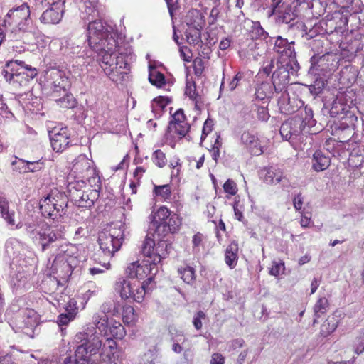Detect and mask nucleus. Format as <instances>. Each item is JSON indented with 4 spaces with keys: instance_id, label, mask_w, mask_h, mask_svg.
Masks as SVG:
<instances>
[{
    "instance_id": "1",
    "label": "nucleus",
    "mask_w": 364,
    "mask_h": 364,
    "mask_svg": "<svg viewBox=\"0 0 364 364\" xmlns=\"http://www.w3.org/2000/svg\"><path fill=\"white\" fill-rule=\"evenodd\" d=\"M171 248V245L166 241L160 240L156 244L154 240L147 235L142 242L141 251L149 259L130 263L126 268V274L132 279L146 278L141 284L148 287L158 272L157 264L169 255Z\"/></svg>"
},
{
    "instance_id": "2",
    "label": "nucleus",
    "mask_w": 364,
    "mask_h": 364,
    "mask_svg": "<svg viewBox=\"0 0 364 364\" xmlns=\"http://www.w3.org/2000/svg\"><path fill=\"white\" fill-rule=\"evenodd\" d=\"M31 11L27 3L14 7L5 16L4 28L9 41H18L28 31L31 23Z\"/></svg>"
},
{
    "instance_id": "3",
    "label": "nucleus",
    "mask_w": 364,
    "mask_h": 364,
    "mask_svg": "<svg viewBox=\"0 0 364 364\" xmlns=\"http://www.w3.org/2000/svg\"><path fill=\"white\" fill-rule=\"evenodd\" d=\"M38 73L36 68L21 60H11L7 62L4 69V78L16 89L28 87Z\"/></svg>"
},
{
    "instance_id": "4",
    "label": "nucleus",
    "mask_w": 364,
    "mask_h": 364,
    "mask_svg": "<svg viewBox=\"0 0 364 364\" xmlns=\"http://www.w3.org/2000/svg\"><path fill=\"white\" fill-rule=\"evenodd\" d=\"M68 203V196L54 189L39 200V209L45 218L58 221L66 214Z\"/></svg>"
},
{
    "instance_id": "5",
    "label": "nucleus",
    "mask_w": 364,
    "mask_h": 364,
    "mask_svg": "<svg viewBox=\"0 0 364 364\" xmlns=\"http://www.w3.org/2000/svg\"><path fill=\"white\" fill-rule=\"evenodd\" d=\"M170 114L164 141L166 144L174 149L177 143L188 135L191 126L183 109H178L173 113L171 111Z\"/></svg>"
},
{
    "instance_id": "6",
    "label": "nucleus",
    "mask_w": 364,
    "mask_h": 364,
    "mask_svg": "<svg viewBox=\"0 0 364 364\" xmlns=\"http://www.w3.org/2000/svg\"><path fill=\"white\" fill-rule=\"evenodd\" d=\"M67 189L69 197L76 205L91 208L100 196V185L92 187L84 180H74L68 181Z\"/></svg>"
},
{
    "instance_id": "7",
    "label": "nucleus",
    "mask_w": 364,
    "mask_h": 364,
    "mask_svg": "<svg viewBox=\"0 0 364 364\" xmlns=\"http://www.w3.org/2000/svg\"><path fill=\"white\" fill-rule=\"evenodd\" d=\"M85 344L95 355L98 350L102 349L101 364H122V358L117 348V342L113 338H107L102 343L98 337L95 336L92 341H88Z\"/></svg>"
},
{
    "instance_id": "8",
    "label": "nucleus",
    "mask_w": 364,
    "mask_h": 364,
    "mask_svg": "<svg viewBox=\"0 0 364 364\" xmlns=\"http://www.w3.org/2000/svg\"><path fill=\"white\" fill-rule=\"evenodd\" d=\"M71 173L75 175L77 180L97 181L100 183V178L96 175V170L93 167V161L90 160L86 155L80 154L73 161Z\"/></svg>"
},
{
    "instance_id": "9",
    "label": "nucleus",
    "mask_w": 364,
    "mask_h": 364,
    "mask_svg": "<svg viewBox=\"0 0 364 364\" xmlns=\"http://www.w3.org/2000/svg\"><path fill=\"white\" fill-rule=\"evenodd\" d=\"M123 240V234L119 231L116 235L115 232L103 230L99 233L97 242L104 254L112 257L120 249Z\"/></svg>"
},
{
    "instance_id": "10",
    "label": "nucleus",
    "mask_w": 364,
    "mask_h": 364,
    "mask_svg": "<svg viewBox=\"0 0 364 364\" xmlns=\"http://www.w3.org/2000/svg\"><path fill=\"white\" fill-rule=\"evenodd\" d=\"M152 193L157 200L171 203V206L178 212L183 207L180 196L174 193L171 183L164 185L154 184Z\"/></svg>"
},
{
    "instance_id": "11",
    "label": "nucleus",
    "mask_w": 364,
    "mask_h": 364,
    "mask_svg": "<svg viewBox=\"0 0 364 364\" xmlns=\"http://www.w3.org/2000/svg\"><path fill=\"white\" fill-rule=\"evenodd\" d=\"M53 149L61 153L73 145L70 130L67 127H55L49 131Z\"/></svg>"
},
{
    "instance_id": "12",
    "label": "nucleus",
    "mask_w": 364,
    "mask_h": 364,
    "mask_svg": "<svg viewBox=\"0 0 364 364\" xmlns=\"http://www.w3.org/2000/svg\"><path fill=\"white\" fill-rule=\"evenodd\" d=\"M64 230L65 229L62 226L53 228L48 223H42L38 232L42 251H45L51 243L63 239Z\"/></svg>"
},
{
    "instance_id": "13",
    "label": "nucleus",
    "mask_w": 364,
    "mask_h": 364,
    "mask_svg": "<svg viewBox=\"0 0 364 364\" xmlns=\"http://www.w3.org/2000/svg\"><path fill=\"white\" fill-rule=\"evenodd\" d=\"M197 16L196 19H193L194 12H189L186 16V24L188 28L186 30L185 34L187 42L190 45H198L202 42L201 41V30L203 25L201 24V17L196 12Z\"/></svg>"
},
{
    "instance_id": "14",
    "label": "nucleus",
    "mask_w": 364,
    "mask_h": 364,
    "mask_svg": "<svg viewBox=\"0 0 364 364\" xmlns=\"http://www.w3.org/2000/svg\"><path fill=\"white\" fill-rule=\"evenodd\" d=\"M304 129L302 120L298 116H295L282 124L279 132L283 139L289 141L292 138L299 136Z\"/></svg>"
},
{
    "instance_id": "15",
    "label": "nucleus",
    "mask_w": 364,
    "mask_h": 364,
    "mask_svg": "<svg viewBox=\"0 0 364 364\" xmlns=\"http://www.w3.org/2000/svg\"><path fill=\"white\" fill-rule=\"evenodd\" d=\"M109 33L107 28L103 25L101 20H93L88 22L87 25V41L91 48H96V45L102 41V38L107 36Z\"/></svg>"
},
{
    "instance_id": "16",
    "label": "nucleus",
    "mask_w": 364,
    "mask_h": 364,
    "mask_svg": "<svg viewBox=\"0 0 364 364\" xmlns=\"http://www.w3.org/2000/svg\"><path fill=\"white\" fill-rule=\"evenodd\" d=\"M240 141L252 155L260 156L264 153V147L257 133L244 131L241 134Z\"/></svg>"
},
{
    "instance_id": "17",
    "label": "nucleus",
    "mask_w": 364,
    "mask_h": 364,
    "mask_svg": "<svg viewBox=\"0 0 364 364\" xmlns=\"http://www.w3.org/2000/svg\"><path fill=\"white\" fill-rule=\"evenodd\" d=\"M46 78L48 84L51 86L53 93L61 90L65 92L68 81L64 71L51 68L46 72Z\"/></svg>"
},
{
    "instance_id": "18",
    "label": "nucleus",
    "mask_w": 364,
    "mask_h": 364,
    "mask_svg": "<svg viewBox=\"0 0 364 364\" xmlns=\"http://www.w3.org/2000/svg\"><path fill=\"white\" fill-rule=\"evenodd\" d=\"M48 9L44 11L40 17V21L44 24H57L62 18L64 13L63 6H47Z\"/></svg>"
},
{
    "instance_id": "19",
    "label": "nucleus",
    "mask_w": 364,
    "mask_h": 364,
    "mask_svg": "<svg viewBox=\"0 0 364 364\" xmlns=\"http://www.w3.org/2000/svg\"><path fill=\"white\" fill-rule=\"evenodd\" d=\"M80 11V18L84 21L85 23L87 21L95 20V18L99 16L98 11V1L85 0L79 6Z\"/></svg>"
},
{
    "instance_id": "20",
    "label": "nucleus",
    "mask_w": 364,
    "mask_h": 364,
    "mask_svg": "<svg viewBox=\"0 0 364 364\" xmlns=\"http://www.w3.org/2000/svg\"><path fill=\"white\" fill-rule=\"evenodd\" d=\"M272 85L276 92H282L289 82V73L287 68L281 66L272 74Z\"/></svg>"
},
{
    "instance_id": "21",
    "label": "nucleus",
    "mask_w": 364,
    "mask_h": 364,
    "mask_svg": "<svg viewBox=\"0 0 364 364\" xmlns=\"http://www.w3.org/2000/svg\"><path fill=\"white\" fill-rule=\"evenodd\" d=\"M70 260L67 262H56V259H54L53 262V267L55 269L56 272L59 274L63 279L69 278L74 269L78 265V258H70Z\"/></svg>"
},
{
    "instance_id": "22",
    "label": "nucleus",
    "mask_w": 364,
    "mask_h": 364,
    "mask_svg": "<svg viewBox=\"0 0 364 364\" xmlns=\"http://www.w3.org/2000/svg\"><path fill=\"white\" fill-rule=\"evenodd\" d=\"M262 178L267 184H277L286 179L283 171L273 166L265 167L261 170Z\"/></svg>"
},
{
    "instance_id": "23",
    "label": "nucleus",
    "mask_w": 364,
    "mask_h": 364,
    "mask_svg": "<svg viewBox=\"0 0 364 364\" xmlns=\"http://www.w3.org/2000/svg\"><path fill=\"white\" fill-rule=\"evenodd\" d=\"M294 42L289 43L287 39L279 36L275 41L274 50L282 57L294 58L296 56L294 48Z\"/></svg>"
},
{
    "instance_id": "24",
    "label": "nucleus",
    "mask_w": 364,
    "mask_h": 364,
    "mask_svg": "<svg viewBox=\"0 0 364 364\" xmlns=\"http://www.w3.org/2000/svg\"><path fill=\"white\" fill-rule=\"evenodd\" d=\"M75 360L80 364H100L97 356L94 355L85 343L79 346L75 350Z\"/></svg>"
},
{
    "instance_id": "25",
    "label": "nucleus",
    "mask_w": 364,
    "mask_h": 364,
    "mask_svg": "<svg viewBox=\"0 0 364 364\" xmlns=\"http://www.w3.org/2000/svg\"><path fill=\"white\" fill-rule=\"evenodd\" d=\"M119 56L124 55L118 53H105L102 55L101 67L108 77L114 82H117V78L115 77L116 75H114L112 70H110V67H112L114 63L117 62Z\"/></svg>"
},
{
    "instance_id": "26",
    "label": "nucleus",
    "mask_w": 364,
    "mask_h": 364,
    "mask_svg": "<svg viewBox=\"0 0 364 364\" xmlns=\"http://www.w3.org/2000/svg\"><path fill=\"white\" fill-rule=\"evenodd\" d=\"M182 225V217L176 213H172L168 220L161 226V235L164 236L169 233H176L179 231Z\"/></svg>"
},
{
    "instance_id": "27",
    "label": "nucleus",
    "mask_w": 364,
    "mask_h": 364,
    "mask_svg": "<svg viewBox=\"0 0 364 364\" xmlns=\"http://www.w3.org/2000/svg\"><path fill=\"white\" fill-rule=\"evenodd\" d=\"M182 225V217L176 213H172L168 220L161 226V235L164 236L169 233H176L179 231Z\"/></svg>"
},
{
    "instance_id": "28",
    "label": "nucleus",
    "mask_w": 364,
    "mask_h": 364,
    "mask_svg": "<svg viewBox=\"0 0 364 364\" xmlns=\"http://www.w3.org/2000/svg\"><path fill=\"white\" fill-rule=\"evenodd\" d=\"M331 158L328 154L321 150H316L312 156V168L320 172L326 170L331 165Z\"/></svg>"
},
{
    "instance_id": "29",
    "label": "nucleus",
    "mask_w": 364,
    "mask_h": 364,
    "mask_svg": "<svg viewBox=\"0 0 364 364\" xmlns=\"http://www.w3.org/2000/svg\"><path fill=\"white\" fill-rule=\"evenodd\" d=\"M118 46V41L112 36V34L108 33L107 36L102 38L99 44L96 45V48H92V50L97 52H101L102 54L105 53H116L115 50Z\"/></svg>"
},
{
    "instance_id": "30",
    "label": "nucleus",
    "mask_w": 364,
    "mask_h": 364,
    "mask_svg": "<svg viewBox=\"0 0 364 364\" xmlns=\"http://www.w3.org/2000/svg\"><path fill=\"white\" fill-rule=\"evenodd\" d=\"M239 245L235 240L232 241L226 247L225 251V264L230 268L234 269L238 262Z\"/></svg>"
},
{
    "instance_id": "31",
    "label": "nucleus",
    "mask_w": 364,
    "mask_h": 364,
    "mask_svg": "<svg viewBox=\"0 0 364 364\" xmlns=\"http://www.w3.org/2000/svg\"><path fill=\"white\" fill-rule=\"evenodd\" d=\"M173 212L166 206H160L153 215V223L156 226V231L160 233L161 226L166 222Z\"/></svg>"
},
{
    "instance_id": "32",
    "label": "nucleus",
    "mask_w": 364,
    "mask_h": 364,
    "mask_svg": "<svg viewBox=\"0 0 364 364\" xmlns=\"http://www.w3.org/2000/svg\"><path fill=\"white\" fill-rule=\"evenodd\" d=\"M110 70L116 75L115 77L117 78L118 82L124 80L129 71V65L124 56H119L117 62L114 63L112 67H110Z\"/></svg>"
},
{
    "instance_id": "33",
    "label": "nucleus",
    "mask_w": 364,
    "mask_h": 364,
    "mask_svg": "<svg viewBox=\"0 0 364 364\" xmlns=\"http://www.w3.org/2000/svg\"><path fill=\"white\" fill-rule=\"evenodd\" d=\"M75 253H76V247L69 243H65L59 247L55 259L56 262H67L70 258H77Z\"/></svg>"
},
{
    "instance_id": "34",
    "label": "nucleus",
    "mask_w": 364,
    "mask_h": 364,
    "mask_svg": "<svg viewBox=\"0 0 364 364\" xmlns=\"http://www.w3.org/2000/svg\"><path fill=\"white\" fill-rule=\"evenodd\" d=\"M134 288V285L129 280L124 277L119 278L114 284V289L119 294L123 300L129 299L131 296L130 289Z\"/></svg>"
},
{
    "instance_id": "35",
    "label": "nucleus",
    "mask_w": 364,
    "mask_h": 364,
    "mask_svg": "<svg viewBox=\"0 0 364 364\" xmlns=\"http://www.w3.org/2000/svg\"><path fill=\"white\" fill-rule=\"evenodd\" d=\"M208 236L203 232H196L192 237V252L193 254H199L205 250Z\"/></svg>"
},
{
    "instance_id": "36",
    "label": "nucleus",
    "mask_w": 364,
    "mask_h": 364,
    "mask_svg": "<svg viewBox=\"0 0 364 364\" xmlns=\"http://www.w3.org/2000/svg\"><path fill=\"white\" fill-rule=\"evenodd\" d=\"M339 323V320L335 314L327 317L321 326V334L323 337L329 336L334 332Z\"/></svg>"
},
{
    "instance_id": "37",
    "label": "nucleus",
    "mask_w": 364,
    "mask_h": 364,
    "mask_svg": "<svg viewBox=\"0 0 364 364\" xmlns=\"http://www.w3.org/2000/svg\"><path fill=\"white\" fill-rule=\"evenodd\" d=\"M278 106L280 112L284 114H291L296 111L297 107L291 105L289 93L284 91L282 93L280 98L278 100Z\"/></svg>"
},
{
    "instance_id": "38",
    "label": "nucleus",
    "mask_w": 364,
    "mask_h": 364,
    "mask_svg": "<svg viewBox=\"0 0 364 364\" xmlns=\"http://www.w3.org/2000/svg\"><path fill=\"white\" fill-rule=\"evenodd\" d=\"M273 85L268 82H262L256 87L255 95L257 100L269 99L273 95Z\"/></svg>"
},
{
    "instance_id": "39",
    "label": "nucleus",
    "mask_w": 364,
    "mask_h": 364,
    "mask_svg": "<svg viewBox=\"0 0 364 364\" xmlns=\"http://www.w3.org/2000/svg\"><path fill=\"white\" fill-rule=\"evenodd\" d=\"M149 81L151 85L161 88L166 84L164 75L154 66L149 65Z\"/></svg>"
},
{
    "instance_id": "40",
    "label": "nucleus",
    "mask_w": 364,
    "mask_h": 364,
    "mask_svg": "<svg viewBox=\"0 0 364 364\" xmlns=\"http://www.w3.org/2000/svg\"><path fill=\"white\" fill-rule=\"evenodd\" d=\"M329 301L326 297L319 298L314 306V323L317 322V318L326 314L329 309Z\"/></svg>"
},
{
    "instance_id": "41",
    "label": "nucleus",
    "mask_w": 364,
    "mask_h": 364,
    "mask_svg": "<svg viewBox=\"0 0 364 364\" xmlns=\"http://www.w3.org/2000/svg\"><path fill=\"white\" fill-rule=\"evenodd\" d=\"M132 284L134 288L130 289L132 295L129 299L138 303L142 302L144 299L147 287L145 286V284H140L139 282H133Z\"/></svg>"
},
{
    "instance_id": "42",
    "label": "nucleus",
    "mask_w": 364,
    "mask_h": 364,
    "mask_svg": "<svg viewBox=\"0 0 364 364\" xmlns=\"http://www.w3.org/2000/svg\"><path fill=\"white\" fill-rule=\"evenodd\" d=\"M185 94L187 97L190 98V100L194 102L195 108L196 109H200V105L202 104V97L198 93L196 90V84L194 82L186 85Z\"/></svg>"
},
{
    "instance_id": "43",
    "label": "nucleus",
    "mask_w": 364,
    "mask_h": 364,
    "mask_svg": "<svg viewBox=\"0 0 364 364\" xmlns=\"http://www.w3.org/2000/svg\"><path fill=\"white\" fill-rule=\"evenodd\" d=\"M178 274L184 282L191 284L196 279L195 269L189 265L178 268Z\"/></svg>"
},
{
    "instance_id": "44",
    "label": "nucleus",
    "mask_w": 364,
    "mask_h": 364,
    "mask_svg": "<svg viewBox=\"0 0 364 364\" xmlns=\"http://www.w3.org/2000/svg\"><path fill=\"white\" fill-rule=\"evenodd\" d=\"M55 102L57 105L63 109H70L75 106L76 101L73 97V95L65 93V95L59 98L56 99Z\"/></svg>"
},
{
    "instance_id": "45",
    "label": "nucleus",
    "mask_w": 364,
    "mask_h": 364,
    "mask_svg": "<svg viewBox=\"0 0 364 364\" xmlns=\"http://www.w3.org/2000/svg\"><path fill=\"white\" fill-rule=\"evenodd\" d=\"M122 320L124 323L128 325L133 324L136 321L137 315L132 306H127L123 309Z\"/></svg>"
},
{
    "instance_id": "46",
    "label": "nucleus",
    "mask_w": 364,
    "mask_h": 364,
    "mask_svg": "<svg viewBox=\"0 0 364 364\" xmlns=\"http://www.w3.org/2000/svg\"><path fill=\"white\" fill-rule=\"evenodd\" d=\"M170 102L171 100L168 97L158 96L152 100L151 107L154 111H163Z\"/></svg>"
},
{
    "instance_id": "47",
    "label": "nucleus",
    "mask_w": 364,
    "mask_h": 364,
    "mask_svg": "<svg viewBox=\"0 0 364 364\" xmlns=\"http://www.w3.org/2000/svg\"><path fill=\"white\" fill-rule=\"evenodd\" d=\"M250 36L252 39H265L268 36V33L264 30L259 23H254L250 31Z\"/></svg>"
},
{
    "instance_id": "48",
    "label": "nucleus",
    "mask_w": 364,
    "mask_h": 364,
    "mask_svg": "<svg viewBox=\"0 0 364 364\" xmlns=\"http://www.w3.org/2000/svg\"><path fill=\"white\" fill-rule=\"evenodd\" d=\"M192 67L194 75L197 77H201L205 69L203 59L200 57L195 58L193 60Z\"/></svg>"
},
{
    "instance_id": "49",
    "label": "nucleus",
    "mask_w": 364,
    "mask_h": 364,
    "mask_svg": "<svg viewBox=\"0 0 364 364\" xmlns=\"http://www.w3.org/2000/svg\"><path fill=\"white\" fill-rule=\"evenodd\" d=\"M304 112L305 114L304 117L303 114V110H301L299 114H297L296 116H298L302 120L304 128L306 126H312L314 122L313 119L314 114L312 109L305 107Z\"/></svg>"
},
{
    "instance_id": "50",
    "label": "nucleus",
    "mask_w": 364,
    "mask_h": 364,
    "mask_svg": "<svg viewBox=\"0 0 364 364\" xmlns=\"http://www.w3.org/2000/svg\"><path fill=\"white\" fill-rule=\"evenodd\" d=\"M34 6L36 9H42L47 6H64L65 0H33Z\"/></svg>"
},
{
    "instance_id": "51",
    "label": "nucleus",
    "mask_w": 364,
    "mask_h": 364,
    "mask_svg": "<svg viewBox=\"0 0 364 364\" xmlns=\"http://www.w3.org/2000/svg\"><path fill=\"white\" fill-rule=\"evenodd\" d=\"M94 323L101 332L106 331L108 327V317L105 314L95 315Z\"/></svg>"
},
{
    "instance_id": "52",
    "label": "nucleus",
    "mask_w": 364,
    "mask_h": 364,
    "mask_svg": "<svg viewBox=\"0 0 364 364\" xmlns=\"http://www.w3.org/2000/svg\"><path fill=\"white\" fill-rule=\"evenodd\" d=\"M110 333L116 339H122L126 336L124 326L119 322H115L110 327Z\"/></svg>"
},
{
    "instance_id": "53",
    "label": "nucleus",
    "mask_w": 364,
    "mask_h": 364,
    "mask_svg": "<svg viewBox=\"0 0 364 364\" xmlns=\"http://www.w3.org/2000/svg\"><path fill=\"white\" fill-rule=\"evenodd\" d=\"M1 218L6 222L9 225H15L16 213L14 210L10 209L9 204L1 213Z\"/></svg>"
},
{
    "instance_id": "54",
    "label": "nucleus",
    "mask_w": 364,
    "mask_h": 364,
    "mask_svg": "<svg viewBox=\"0 0 364 364\" xmlns=\"http://www.w3.org/2000/svg\"><path fill=\"white\" fill-rule=\"evenodd\" d=\"M153 162L159 168H164L167 164L165 153L161 149H157L153 153Z\"/></svg>"
},
{
    "instance_id": "55",
    "label": "nucleus",
    "mask_w": 364,
    "mask_h": 364,
    "mask_svg": "<svg viewBox=\"0 0 364 364\" xmlns=\"http://www.w3.org/2000/svg\"><path fill=\"white\" fill-rule=\"evenodd\" d=\"M41 224L29 223L25 224V230L32 240H37L40 232Z\"/></svg>"
},
{
    "instance_id": "56",
    "label": "nucleus",
    "mask_w": 364,
    "mask_h": 364,
    "mask_svg": "<svg viewBox=\"0 0 364 364\" xmlns=\"http://www.w3.org/2000/svg\"><path fill=\"white\" fill-rule=\"evenodd\" d=\"M245 81V73L244 72H238L228 84L230 91L235 90L240 86L242 82Z\"/></svg>"
},
{
    "instance_id": "57",
    "label": "nucleus",
    "mask_w": 364,
    "mask_h": 364,
    "mask_svg": "<svg viewBox=\"0 0 364 364\" xmlns=\"http://www.w3.org/2000/svg\"><path fill=\"white\" fill-rule=\"evenodd\" d=\"M223 189L226 193L231 196L236 195L238 191L236 183L230 178L228 179L223 184Z\"/></svg>"
},
{
    "instance_id": "58",
    "label": "nucleus",
    "mask_w": 364,
    "mask_h": 364,
    "mask_svg": "<svg viewBox=\"0 0 364 364\" xmlns=\"http://www.w3.org/2000/svg\"><path fill=\"white\" fill-rule=\"evenodd\" d=\"M354 352L360 355L364 352V333L357 336L354 341Z\"/></svg>"
},
{
    "instance_id": "59",
    "label": "nucleus",
    "mask_w": 364,
    "mask_h": 364,
    "mask_svg": "<svg viewBox=\"0 0 364 364\" xmlns=\"http://www.w3.org/2000/svg\"><path fill=\"white\" fill-rule=\"evenodd\" d=\"M75 318V316L73 313L66 312L65 314H60L58 316V323L59 326H66Z\"/></svg>"
},
{
    "instance_id": "60",
    "label": "nucleus",
    "mask_w": 364,
    "mask_h": 364,
    "mask_svg": "<svg viewBox=\"0 0 364 364\" xmlns=\"http://www.w3.org/2000/svg\"><path fill=\"white\" fill-rule=\"evenodd\" d=\"M65 311L69 313H73L74 316L76 317L77 313L79 306L77 305V300L76 298H71L68 301L65 306Z\"/></svg>"
},
{
    "instance_id": "61",
    "label": "nucleus",
    "mask_w": 364,
    "mask_h": 364,
    "mask_svg": "<svg viewBox=\"0 0 364 364\" xmlns=\"http://www.w3.org/2000/svg\"><path fill=\"white\" fill-rule=\"evenodd\" d=\"M0 117L8 119L14 117V114L8 109V107L2 98H0Z\"/></svg>"
},
{
    "instance_id": "62",
    "label": "nucleus",
    "mask_w": 364,
    "mask_h": 364,
    "mask_svg": "<svg viewBox=\"0 0 364 364\" xmlns=\"http://www.w3.org/2000/svg\"><path fill=\"white\" fill-rule=\"evenodd\" d=\"M206 317L205 314L203 311H199L196 313L193 318V324L196 330H200L202 328V319H205Z\"/></svg>"
},
{
    "instance_id": "63",
    "label": "nucleus",
    "mask_w": 364,
    "mask_h": 364,
    "mask_svg": "<svg viewBox=\"0 0 364 364\" xmlns=\"http://www.w3.org/2000/svg\"><path fill=\"white\" fill-rule=\"evenodd\" d=\"M24 316L27 317V321H25L27 326H32L36 323V312L34 310L26 309L24 312Z\"/></svg>"
},
{
    "instance_id": "64",
    "label": "nucleus",
    "mask_w": 364,
    "mask_h": 364,
    "mask_svg": "<svg viewBox=\"0 0 364 364\" xmlns=\"http://www.w3.org/2000/svg\"><path fill=\"white\" fill-rule=\"evenodd\" d=\"M284 270V263L283 262H273V264L269 270V274L274 277H278L282 271Z\"/></svg>"
}]
</instances>
